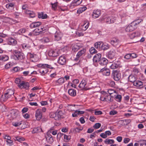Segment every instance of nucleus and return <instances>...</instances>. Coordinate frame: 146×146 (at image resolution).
<instances>
[{
	"instance_id": "3",
	"label": "nucleus",
	"mask_w": 146,
	"mask_h": 146,
	"mask_svg": "<svg viewBox=\"0 0 146 146\" xmlns=\"http://www.w3.org/2000/svg\"><path fill=\"white\" fill-rule=\"evenodd\" d=\"M116 19L114 17H109L107 16H104L101 17L99 19L101 21H104L108 24H110L115 22Z\"/></svg>"
},
{
	"instance_id": "48",
	"label": "nucleus",
	"mask_w": 146,
	"mask_h": 146,
	"mask_svg": "<svg viewBox=\"0 0 146 146\" xmlns=\"http://www.w3.org/2000/svg\"><path fill=\"white\" fill-rule=\"evenodd\" d=\"M22 124V122H13V126L15 127L19 126L20 125Z\"/></svg>"
},
{
	"instance_id": "22",
	"label": "nucleus",
	"mask_w": 146,
	"mask_h": 146,
	"mask_svg": "<svg viewBox=\"0 0 146 146\" xmlns=\"http://www.w3.org/2000/svg\"><path fill=\"white\" fill-rule=\"evenodd\" d=\"M133 84L134 86L137 87L141 88L143 86V83L142 82L139 80H136V81L133 83Z\"/></svg>"
},
{
	"instance_id": "36",
	"label": "nucleus",
	"mask_w": 146,
	"mask_h": 146,
	"mask_svg": "<svg viewBox=\"0 0 146 146\" xmlns=\"http://www.w3.org/2000/svg\"><path fill=\"white\" fill-rule=\"evenodd\" d=\"M86 82L85 80H83L79 86V87L82 88H84L86 84Z\"/></svg>"
},
{
	"instance_id": "8",
	"label": "nucleus",
	"mask_w": 146,
	"mask_h": 146,
	"mask_svg": "<svg viewBox=\"0 0 146 146\" xmlns=\"http://www.w3.org/2000/svg\"><path fill=\"white\" fill-rule=\"evenodd\" d=\"M101 14V11L99 10H97L93 11L92 15V17L94 19H96L99 17Z\"/></svg>"
},
{
	"instance_id": "20",
	"label": "nucleus",
	"mask_w": 146,
	"mask_h": 146,
	"mask_svg": "<svg viewBox=\"0 0 146 146\" xmlns=\"http://www.w3.org/2000/svg\"><path fill=\"white\" fill-rule=\"evenodd\" d=\"M113 76L114 80L115 81H119V71L117 70H114L113 72Z\"/></svg>"
},
{
	"instance_id": "13",
	"label": "nucleus",
	"mask_w": 146,
	"mask_h": 146,
	"mask_svg": "<svg viewBox=\"0 0 146 146\" xmlns=\"http://www.w3.org/2000/svg\"><path fill=\"white\" fill-rule=\"evenodd\" d=\"M116 55V53L114 50H111L107 54V57L111 59L113 58Z\"/></svg>"
},
{
	"instance_id": "37",
	"label": "nucleus",
	"mask_w": 146,
	"mask_h": 146,
	"mask_svg": "<svg viewBox=\"0 0 146 146\" xmlns=\"http://www.w3.org/2000/svg\"><path fill=\"white\" fill-rule=\"evenodd\" d=\"M80 47L78 44H75L72 47V50L74 52L77 51L80 48Z\"/></svg>"
},
{
	"instance_id": "31",
	"label": "nucleus",
	"mask_w": 146,
	"mask_h": 146,
	"mask_svg": "<svg viewBox=\"0 0 146 146\" xmlns=\"http://www.w3.org/2000/svg\"><path fill=\"white\" fill-rule=\"evenodd\" d=\"M87 9V8L84 6H82L80 7L77 11V13L80 14L85 11Z\"/></svg>"
},
{
	"instance_id": "64",
	"label": "nucleus",
	"mask_w": 146,
	"mask_h": 146,
	"mask_svg": "<svg viewBox=\"0 0 146 146\" xmlns=\"http://www.w3.org/2000/svg\"><path fill=\"white\" fill-rule=\"evenodd\" d=\"M100 136L103 138H105L107 137L106 134L105 133H102L100 134Z\"/></svg>"
},
{
	"instance_id": "14",
	"label": "nucleus",
	"mask_w": 146,
	"mask_h": 146,
	"mask_svg": "<svg viewBox=\"0 0 146 146\" xmlns=\"http://www.w3.org/2000/svg\"><path fill=\"white\" fill-rule=\"evenodd\" d=\"M100 72H102L103 75L106 76H108L110 74V70L105 68L102 69Z\"/></svg>"
},
{
	"instance_id": "18",
	"label": "nucleus",
	"mask_w": 146,
	"mask_h": 146,
	"mask_svg": "<svg viewBox=\"0 0 146 146\" xmlns=\"http://www.w3.org/2000/svg\"><path fill=\"white\" fill-rule=\"evenodd\" d=\"M102 55L98 53L96 54L93 57V60L94 62H99L101 58Z\"/></svg>"
},
{
	"instance_id": "58",
	"label": "nucleus",
	"mask_w": 146,
	"mask_h": 146,
	"mask_svg": "<svg viewBox=\"0 0 146 146\" xmlns=\"http://www.w3.org/2000/svg\"><path fill=\"white\" fill-rule=\"evenodd\" d=\"M52 9L54 10H55L57 7V3H55L54 4L52 3Z\"/></svg>"
},
{
	"instance_id": "59",
	"label": "nucleus",
	"mask_w": 146,
	"mask_h": 146,
	"mask_svg": "<svg viewBox=\"0 0 146 146\" xmlns=\"http://www.w3.org/2000/svg\"><path fill=\"white\" fill-rule=\"evenodd\" d=\"M6 142H7V144H9V145H11L13 143V141L11 139L7 140Z\"/></svg>"
},
{
	"instance_id": "11",
	"label": "nucleus",
	"mask_w": 146,
	"mask_h": 146,
	"mask_svg": "<svg viewBox=\"0 0 146 146\" xmlns=\"http://www.w3.org/2000/svg\"><path fill=\"white\" fill-rule=\"evenodd\" d=\"M89 22L87 21H84L83 24L80 26V28L82 31H86L88 27L89 26Z\"/></svg>"
},
{
	"instance_id": "24",
	"label": "nucleus",
	"mask_w": 146,
	"mask_h": 146,
	"mask_svg": "<svg viewBox=\"0 0 146 146\" xmlns=\"http://www.w3.org/2000/svg\"><path fill=\"white\" fill-rule=\"evenodd\" d=\"M48 55L51 56H56L58 55V54L56 50H51L49 52Z\"/></svg>"
},
{
	"instance_id": "21",
	"label": "nucleus",
	"mask_w": 146,
	"mask_h": 146,
	"mask_svg": "<svg viewBox=\"0 0 146 146\" xmlns=\"http://www.w3.org/2000/svg\"><path fill=\"white\" fill-rule=\"evenodd\" d=\"M101 45L100 47V49L104 50L108 49L110 48V46L109 44L106 43H104L101 42Z\"/></svg>"
},
{
	"instance_id": "41",
	"label": "nucleus",
	"mask_w": 146,
	"mask_h": 146,
	"mask_svg": "<svg viewBox=\"0 0 146 146\" xmlns=\"http://www.w3.org/2000/svg\"><path fill=\"white\" fill-rule=\"evenodd\" d=\"M104 142L106 144H111L113 143L114 141L113 140L107 139L105 140Z\"/></svg>"
},
{
	"instance_id": "6",
	"label": "nucleus",
	"mask_w": 146,
	"mask_h": 146,
	"mask_svg": "<svg viewBox=\"0 0 146 146\" xmlns=\"http://www.w3.org/2000/svg\"><path fill=\"white\" fill-rule=\"evenodd\" d=\"M16 58V60H21L25 57L24 54L17 50H14L13 52Z\"/></svg>"
},
{
	"instance_id": "45",
	"label": "nucleus",
	"mask_w": 146,
	"mask_h": 146,
	"mask_svg": "<svg viewBox=\"0 0 146 146\" xmlns=\"http://www.w3.org/2000/svg\"><path fill=\"white\" fill-rule=\"evenodd\" d=\"M108 93L110 95L114 94V96H115V94H116V92L114 90L111 89H109L108 90Z\"/></svg>"
},
{
	"instance_id": "39",
	"label": "nucleus",
	"mask_w": 146,
	"mask_h": 146,
	"mask_svg": "<svg viewBox=\"0 0 146 146\" xmlns=\"http://www.w3.org/2000/svg\"><path fill=\"white\" fill-rule=\"evenodd\" d=\"M9 59V57L6 55H3L0 56V60L6 61Z\"/></svg>"
},
{
	"instance_id": "15",
	"label": "nucleus",
	"mask_w": 146,
	"mask_h": 146,
	"mask_svg": "<svg viewBox=\"0 0 146 146\" xmlns=\"http://www.w3.org/2000/svg\"><path fill=\"white\" fill-rule=\"evenodd\" d=\"M29 55L30 60L32 61L35 62L38 60V57L36 54L30 53Z\"/></svg>"
},
{
	"instance_id": "4",
	"label": "nucleus",
	"mask_w": 146,
	"mask_h": 146,
	"mask_svg": "<svg viewBox=\"0 0 146 146\" xmlns=\"http://www.w3.org/2000/svg\"><path fill=\"white\" fill-rule=\"evenodd\" d=\"M14 93V91L12 89H9L7 90L6 93L4 94V96L2 95L1 100L2 101H5L8 98H10Z\"/></svg>"
},
{
	"instance_id": "5",
	"label": "nucleus",
	"mask_w": 146,
	"mask_h": 146,
	"mask_svg": "<svg viewBox=\"0 0 146 146\" xmlns=\"http://www.w3.org/2000/svg\"><path fill=\"white\" fill-rule=\"evenodd\" d=\"M101 93L102 95L100 98L101 100L107 102L111 101V96L109 95L107 93L104 91L102 92Z\"/></svg>"
},
{
	"instance_id": "50",
	"label": "nucleus",
	"mask_w": 146,
	"mask_h": 146,
	"mask_svg": "<svg viewBox=\"0 0 146 146\" xmlns=\"http://www.w3.org/2000/svg\"><path fill=\"white\" fill-rule=\"evenodd\" d=\"M15 140H17L18 141L21 142L24 140V138L19 136L15 137Z\"/></svg>"
},
{
	"instance_id": "7",
	"label": "nucleus",
	"mask_w": 146,
	"mask_h": 146,
	"mask_svg": "<svg viewBox=\"0 0 146 146\" xmlns=\"http://www.w3.org/2000/svg\"><path fill=\"white\" fill-rule=\"evenodd\" d=\"M135 24L132 22L126 27L125 29V31L127 32L133 31L137 28V27H135Z\"/></svg>"
},
{
	"instance_id": "26",
	"label": "nucleus",
	"mask_w": 146,
	"mask_h": 146,
	"mask_svg": "<svg viewBox=\"0 0 146 146\" xmlns=\"http://www.w3.org/2000/svg\"><path fill=\"white\" fill-rule=\"evenodd\" d=\"M26 14L29 15V17L31 18H33L35 16V13L33 11H29L28 10H26L24 11Z\"/></svg>"
},
{
	"instance_id": "52",
	"label": "nucleus",
	"mask_w": 146,
	"mask_h": 146,
	"mask_svg": "<svg viewBox=\"0 0 146 146\" xmlns=\"http://www.w3.org/2000/svg\"><path fill=\"white\" fill-rule=\"evenodd\" d=\"M101 126V124L99 123H96L93 126V127L95 129L99 128Z\"/></svg>"
},
{
	"instance_id": "42",
	"label": "nucleus",
	"mask_w": 146,
	"mask_h": 146,
	"mask_svg": "<svg viewBox=\"0 0 146 146\" xmlns=\"http://www.w3.org/2000/svg\"><path fill=\"white\" fill-rule=\"evenodd\" d=\"M118 39L116 38H113L111 41L110 43L112 44L115 45L118 44Z\"/></svg>"
},
{
	"instance_id": "60",
	"label": "nucleus",
	"mask_w": 146,
	"mask_h": 146,
	"mask_svg": "<svg viewBox=\"0 0 146 146\" xmlns=\"http://www.w3.org/2000/svg\"><path fill=\"white\" fill-rule=\"evenodd\" d=\"M131 57V54H128L126 55H125L124 57V58L127 59H129Z\"/></svg>"
},
{
	"instance_id": "25",
	"label": "nucleus",
	"mask_w": 146,
	"mask_h": 146,
	"mask_svg": "<svg viewBox=\"0 0 146 146\" xmlns=\"http://www.w3.org/2000/svg\"><path fill=\"white\" fill-rule=\"evenodd\" d=\"M43 28L41 27H38L35 29L33 32L34 35H37L39 34V33L42 32L43 30Z\"/></svg>"
},
{
	"instance_id": "62",
	"label": "nucleus",
	"mask_w": 146,
	"mask_h": 146,
	"mask_svg": "<svg viewBox=\"0 0 146 146\" xmlns=\"http://www.w3.org/2000/svg\"><path fill=\"white\" fill-rule=\"evenodd\" d=\"M130 139L129 138H125L123 140V141L124 143H127L129 141Z\"/></svg>"
},
{
	"instance_id": "12",
	"label": "nucleus",
	"mask_w": 146,
	"mask_h": 146,
	"mask_svg": "<svg viewBox=\"0 0 146 146\" xmlns=\"http://www.w3.org/2000/svg\"><path fill=\"white\" fill-rule=\"evenodd\" d=\"M62 35L59 31H57L54 34V40H55L59 41L61 39Z\"/></svg>"
},
{
	"instance_id": "29",
	"label": "nucleus",
	"mask_w": 146,
	"mask_h": 146,
	"mask_svg": "<svg viewBox=\"0 0 146 146\" xmlns=\"http://www.w3.org/2000/svg\"><path fill=\"white\" fill-rule=\"evenodd\" d=\"M64 78H61L56 81V84L57 85H61L64 83Z\"/></svg>"
},
{
	"instance_id": "32",
	"label": "nucleus",
	"mask_w": 146,
	"mask_h": 146,
	"mask_svg": "<svg viewBox=\"0 0 146 146\" xmlns=\"http://www.w3.org/2000/svg\"><path fill=\"white\" fill-rule=\"evenodd\" d=\"M68 92L69 94L72 96H74L76 95V91L73 89H69Z\"/></svg>"
},
{
	"instance_id": "46",
	"label": "nucleus",
	"mask_w": 146,
	"mask_h": 146,
	"mask_svg": "<svg viewBox=\"0 0 146 146\" xmlns=\"http://www.w3.org/2000/svg\"><path fill=\"white\" fill-rule=\"evenodd\" d=\"M101 42H97L95 43L94 44V47L96 48H100L101 45Z\"/></svg>"
},
{
	"instance_id": "47",
	"label": "nucleus",
	"mask_w": 146,
	"mask_h": 146,
	"mask_svg": "<svg viewBox=\"0 0 146 146\" xmlns=\"http://www.w3.org/2000/svg\"><path fill=\"white\" fill-rule=\"evenodd\" d=\"M90 53L92 54L96 53L97 52V51L93 47H92L90 48Z\"/></svg>"
},
{
	"instance_id": "38",
	"label": "nucleus",
	"mask_w": 146,
	"mask_h": 146,
	"mask_svg": "<svg viewBox=\"0 0 146 146\" xmlns=\"http://www.w3.org/2000/svg\"><path fill=\"white\" fill-rule=\"evenodd\" d=\"M75 105H68L67 106L68 110L69 111H74L75 109Z\"/></svg>"
},
{
	"instance_id": "44",
	"label": "nucleus",
	"mask_w": 146,
	"mask_h": 146,
	"mask_svg": "<svg viewBox=\"0 0 146 146\" xmlns=\"http://www.w3.org/2000/svg\"><path fill=\"white\" fill-rule=\"evenodd\" d=\"M119 66V64L115 62L113 63L111 66L110 67L112 69H115L117 68Z\"/></svg>"
},
{
	"instance_id": "30",
	"label": "nucleus",
	"mask_w": 146,
	"mask_h": 146,
	"mask_svg": "<svg viewBox=\"0 0 146 146\" xmlns=\"http://www.w3.org/2000/svg\"><path fill=\"white\" fill-rule=\"evenodd\" d=\"M15 4L13 3H10L6 4V8L8 9H13L14 8Z\"/></svg>"
},
{
	"instance_id": "40",
	"label": "nucleus",
	"mask_w": 146,
	"mask_h": 146,
	"mask_svg": "<svg viewBox=\"0 0 146 146\" xmlns=\"http://www.w3.org/2000/svg\"><path fill=\"white\" fill-rule=\"evenodd\" d=\"M42 131V129L39 127L34 128L32 131V132L33 133H38Z\"/></svg>"
},
{
	"instance_id": "1",
	"label": "nucleus",
	"mask_w": 146,
	"mask_h": 146,
	"mask_svg": "<svg viewBox=\"0 0 146 146\" xmlns=\"http://www.w3.org/2000/svg\"><path fill=\"white\" fill-rule=\"evenodd\" d=\"M37 66L38 67L40 68L38 71L42 75H44L48 72V68H53V67L51 65L47 64H37Z\"/></svg>"
},
{
	"instance_id": "9",
	"label": "nucleus",
	"mask_w": 146,
	"mask_h": 146,
	"mask_svg": "<svg viewBox=\"0 0 146 146\" xmlns=\"http://www.w3.org/2000/svg\"><path fill=\"white\" fill-rule=\"evenodd\" d=\"M42 116V113L41 109H38L36 111L35 117L37 120H40Z\"/></svg>"
},
{
	"instance_id": "23",
	"label": "nucleus",
	"mask_w": 146,
	"mask_h": 146,
	"mask_svg": "<svg viewBox=\"0 0 146 146\" xmlns=\"http://www.w3.org/2000/svg\"><path fill=\"white\" fill-rule=\"evenodd\" d=\"M99 62L101 65L105 66L108 63V60L105 58H102L100 59Z\"/></svg>"
},
{
	"instance_id": "33",
	"label": "nucleus",
	"mask_w": 146,
	"mask_h": 146,
	"mask_svg": "<svg viewBox=\"0 0 146 146\" xmlns=\"http://www.w3.org/2000/svg\"><path fill=\"white\" fill-rule=\"evenodd\" d=\"M86 51L85 49H83L77 53L76 56L77 58H79L80 56L84 54Z\"/></svg>"
},
{
	"instance_id": "56",
	"label": "nucleus",
	"mask_w": 146,
	"mask_h": 146,
	"mask_svg": "<svg viewBox=\"0 0 146 146\" xmlns=\"http://www.w3.org/2000/svg\"><path fill=\"white\" fill-rule=\"evenodd\" d=\"M71 138V136L70 135H65L64 136V139H66L68 141Z\"/></svg>"
},
{
	"instance_id": "35",
	"label": "nucleus",
	"mask_w": 146,
	"mask_h": 146,
	"mask_svg": "<svg viewBox=\"0 0 146 146\" xmlns=\"http://www.w3.org/2000/svg\"><path fill=\"white\" fill-rule=\"evenodd\" d=\"M129 80L131 82L134 83L136 80V78L135 76L133 75H130L128 77Z\"/></svg>"
},
{
	"instance_id": "63",
	"label": "nucleus",
	"mask_w": 146,
	"mask_h": 146,
	"mask_svg": "<svg viewBox=\"0 0 146 146\" xmlns=\"http://www.w3.org/2000/svg\"><path fill=\"white\" fill-rule=\"evenodd\" d=\"M117 113V112L115 110H112L110 112V115H114Z\"/></svg>"
},
{
	"instance_id": "34",
	"label": "nucleus",
	"mask_w": 146,
	"mask_h": 146,
	"mask_svg": "<svg viewBox=\"0 0 146 146\" xmlns=\"http://www.w3.org/2000/svg\"><path fill=\"white\" fill-rule=\"evenodd\" d=\"M38 17L39 18H41L42 19H45L47 18V15L46 14H44L42 13H38Z\"/></svg>"
},
{
	"instance_id": "57",
	"label": "nucleus",
	"mask_w": 146,
	"mask_h": 146,
	"mask_svg": "<svg viewBox=\"0 0 146 146\" xmlns=\"http://www.w3.org/2000/svg\"><path fill=\"white\" fill-rule=\"evenodd\" d=\"M79 115L78 110H76L74 113L72 114V116L73 117H75Z\"/></svg>"
},
{
	"instance_id": "2",
	"label": "nucleus",
	"mask_w": 146,
	"mask_h": 146,
	"mask_svg": "<svg viewBox=\"0 0 146 146\" xmlns=\"http://www.w3.org/2000/svg\"><path fill=\"white\" fill-rule=\"evenodd\" d=\"M64 114V113L62 111L57 110L55 113H50L49 114V116L51 118H54V119L57 120L63 118Z\"/></svg>"
},
{
	"instance_id": "10",
	"label": "nucleus",
	"mask_w": 146,
	"mask_h": 146,
	"mask_svg": "<svg viewBox=\"0 0 146 146\" xmlns=\"http://www.w3.org/2000/svg\"><path fill=\"white\" fill-rule=\"evenodd\" d=\"M66 60L65 57L64 56H60L58 61V63L61 65H64L66 63Z\"/></svg>"
},
{
	"instance_id": "19",
	"label": "nucleus",
	"mask_w": 146,
	"mask_h": 146,
	"mask_svg": "<svg viewBox=\"0 0 146 146\" xmlns=\"http://www.w3.org/2000/svg\"><path fill=\"white\" fill-rule=\"evenodd\" d=\"M131 122L130 119H125L119 121V124L121 125H127Z\"/></svg>"
},
{
	"instance_id": "61",
	"label": "nucleus",
	"mask_w": 146,
	"mask_h": 146,
	"mask_svg": "<svg viewBox=\"0 0 146 146\" xmlns=\"http://www.w3.org/2000/svg\"><path fill=\"white\" fill-rule=\"evenodd\" d=\"M22 47L23 48L27 49L29 48V46H27V45L25 44H23L22 45Z\"/></svg>"
},
{
	"instance_id": "16",
	"label": "nucleus",
	"mask_w": 146,
	"mask_h": 146,
	"mask_svg": "<svg viewBox=\"0 0 146 146\" xmlns=\"http://www.w3.org/2000/svg\"><path fill=\"white\" fill-rule=\"evenodd\" d=\"M18 86L21 88H24L27 89L29 87L28 83L23 82L21 83L18 84Z\"/></svg>"
},
{
	"instance_id": "55",
	"label": "nucleus",
	"mask_w": 146,
	"mask_h": 146,
	"mask_svg": "<svg viewBox=\"0 0 146 146\" xmlns=\"http://www.w3.org/2000/svg\"><path fill=\"white\" fill-rule=\"evenodd\" d=\"M83 129V127H80V128L77 127L74 129V131L76 132H79L80 131H82Z\"/></svg>"
},
{
	"instance_id": "54",
	"label": "nucleus",
	"mask_w": 146,
	"mask_h": 146,
	"mask_svg": "<svg viewBox=\"0 0 146 146\" xmlns=\"http://www.w3.org/2000/svg\"><path fill=\"white\" fill-rule=\"evenodd\" d=\"M142 21V20H138L137 21H133L132 22L136 24L135 25V27H136V26L139 24L140 22H141Z\"/></svg>"
},
{
	"instance_id": "17",
	"label": "nucleus",
	"mask_w": 146,
	"mask_h": 146,
	"mask_svg": "<svg viewBox=\"0 0 146 146\" xmlns=\"http://www.w3.org/2000/svg\"><path fill=\"white\" fill-rule=\"evenodd\" d=\"M8 43L9 45H15L17 44V41L14 38H9L8 39Z\"/></svg>"
},
{
	"instance_id": "28",
	"label": "nucleus",
	"mask_w": 146,
	"mask_h": 146,
	"mask_svg": "<svg viewBox=\"0 0 146 146\" xmlns=\"http://www.w3.org/2000/svg\"><path fill=\"white\" fill-rule=\"evenodd\" d=\"M41 24V23L37 22L32 23L30 25V27L31 28H35L38 27Z\"/></svg>"
},
{
	"instance_id": "53",
	"label": "nucleus",
	"mask_w": 146,
	"mask_h": 146,
	"mask_svg": "<svg viewBox=\"0 0 146 146\" xmlns=\"http://www.w3.org/2000/svg\"><path fill=\"white\" fill-rule=\"evenodd\" d=\"M25 29H21L18 32V33L19 35H21L25 33Z\"/></svg>"
},
{
	"instance_id": "27",
	"label": "nucleus",
	"mask_w": 146,
	"mask_h": 146,
	"mask_svg": "<svg viewBox=\"0 0 146 146\" xmlns=\"http://www.w3.org/2000/svg\"><path fill=\"white\" fill-rule=\"evenodd\" d=\"M140 35V33L137 31L129 35V37L131 39H133L135 37L139 36Z\"/></svg>"
},
{
	"instance_id": "51",
	"label": "nucleus",
	"mask_w": 146,
	"mask_h": 146,
	"mask_svg": "<svg viewBox=\"0 0 146 146\" xmlns=\"http://www.w3.org/2000/svg\"><path fill=\"white\" fill-rule=\"evenodd\" d=\"M12 66V64L11 62H9L6 64L5 66V68L6 69H8L11 68Z\"/></svg>"
},
{
	"instance_id": "43",
	"label": "nucleus",
	"mask_w": 146,
	"mask_h": 146,
	"mask_svg": "<svg viewBox=\"0 0 146 146\" xmlns=\"http://www.w3.org/2000/svg\"><path fill=\"white\" fill-rule=\"evenodd\" d=\"M82 0H74L73 1L74 5L76 6L80 5L82 2Z\"/></svg>"
},
{
	"instance_id": "49",
	"label": "nucleus",
	"mask_w": 146,
	"mask_h": 146,
	"mask_svg": "<svg viewBox=\"0 0 146 146\" xmlns=\"http://www.w3.org/2000/svg\"><path fill=\"white\" fill-rule=\"evenodd\" d=\"M42 40L45 42H48L50 41V39L47 37H44L42 38Z\"/></svg>"
}]
</instances>
